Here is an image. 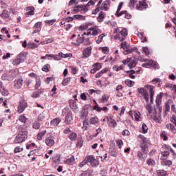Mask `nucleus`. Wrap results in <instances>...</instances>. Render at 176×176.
<instances>
[{"label":"nucleus","instance_id":"obj_1","mask_svg":"<svg viewBox=\"0 0 176 176\" xmlns=\"http://www.w3.org/2000/svg\"><path fill=\"white\" fill-rule=\"evenodd\" d=\"M138 138H140L141 141H142V151H139L138 156L140 157V160L144 161L145 160V159H146V153H148V146H151V141L143 135H139Z\"/></svg>","mask_w":176,"mask_h":176},{"label":"nucleus","instance_id":"obj_2","mask_svg":"<svg viewBox=\"0 0 176 176\" xmlns=\"http://www.w3.org/2000/svg\"><path fill=\"white\" fill-rule=\"evenodd\" d=\"M18 130L19 134L15 138L14 141V144H21V142H24L25 138H27V135H28V132H27V131L22 126H19Z\"/></svg>","mask_w":176,"mask_h":176},{"label":"nucleus","instance_id":"obj_3","mask_svg":"<svg viewBox=\"0 0 176 176\" xmlns=\"http://www.w3.org/2000/svg\"><path fill=\"white\" fill-rule=\"evenodd\" d=\"M120 48L123 49L124 54H125V56H127V54H131V53H133V52H135V53H138L139 55L141 54V52L138 51V48L130 47L126 41L121 43Z\"/></svg>","mask_w":176,"mask_h":176},{"label":"nucleus","instance_id":"obj_4","mask_svg":"<svg viewBox=\"0 0 176 176\" xmlns=\"http://www.w3.org/2000/svg\"><path fill=\"white\" fill-rule=\"evenodd\" d=\"M98 34H101V30H100L98 27L95 26L88 29L87 33L84 32L82 35H92V36H96V35H98Z\"/></svg>","mask_w":176,"mask_h":176},{"label":"nucleus","instance_id":"obj_5","mask_svg":"<svg viewBox=\"0 0 176 176\" xmlns=\"http://www.w3.org/2000/svg\"><path fill=\"white\" fill-rule=\"evenodd\" d=\"M129 115L131 116L133 120H134V118L136 122H141L142 120V118H141V113H140L138 111L131 110L129 112Z\"/></svg>","mask_w":176,"mask_h":176},{"label":"nucleus","instance_id":"obj_6","mask_svg":"<svg viewBox=\"0 0 176 176\" xmlns=\"http://www.w3.org/2000/svg\"><path fill=\"white\" fill-rule=\"evenodd\" d=\"M126 36H127V29L123 28L120 32L114 36L115 39H120V42H122L126 39Z\"/></svg>","mask_w":176,"mask_h":176},{"label":"nucleus","instance_id":"obj_7","mask_svg":"<svg viewBox=\"0 0 176 176\" xmlns=\"http://www.w3.org/2000/svg\"><path fill=\"white\" fill-rule=\"evenodd\" d=\"M144 61H147L146 63H143L142 65V67H144V68H149L150 67H154L155 68H157L159 67V65L156 61L153 60H149L148 59L144 60Z\"/></svg>","mask_w":176,"mask_h":176},{"label":"nucleus","instance_id":"obj_8","mask_svg":"<svg viewBox=\"0 0 176 176\" xmlns=\"http://www.w3.org/2000/svg\"><path fill=\"white\" fill-rule=\"evenodd\" d=\"M88 163H91L92 167H97L100 164V161L96 160L93 155H88Z\"/></svg>","mask_w":176,"mask_h":176},{"label":"nucleus","instance_id":"obj_9","mask_svg":"<svg viewBox=\"0 0 176 176\" xmlns=\"http://www.w3.org/2000/svg\"><path fill=\"white\" fill-rule=\"evenodd\" d=\"M60 57L62 58H68V57H72V54H63V52H60L58 55H54V60L57 61L61 60Z\"/></svg>","mask_w":176,"mask_h":176},{"label":"nucleus","instance_id":"obj_10","mask_svg":"<svg viewBox=\"0 0 176 176\" xmlns=\"http://www.w3.org/2000/svg\"><path fill=\"white\" fill-rule=\"evenodd\" d=\"M27 107H28L27 102L24 100H21L18 107V113H23Z\"/></svg>","mask_w":176,"mask_h":176},{"label":"nucleus","instance_id":"obj_11","mask_svg":"<svg viewBox=\"0 0 176 176\" xmlns=\"http://www.w3.org/2000/svg\"><path fill=\"white\" fill-rule=\"evenodd\" d=\"M138 91L140 93V94H142L146 102H149V94H148V91H145L144 88H139Z\"/></svg>","mask_w":176,"mask_h":176},{"label":"nucleus","instance_id":"obj_12","mask_svg":"<svg viewBox=\"0 0 176 176\" xmlns=\"http://www.w3.org/2000/svg\"><path fill=\"white\" fill-rule=\"evenodd\" d=\"M107 124L109 127L115 128L116 127V126H118L116 121L111 116L107 117Z\"/></svg>","mask_w":176,"mask_h":176},{"label":"nucleus","instance_id":"obj_13","mask_svg":"<svg viewBox=\"0 0 176 176\" xmlns=\"http://www.w3.org/2000/svg\"><path fill=\"white\" fill-rule=\"evenodd\" d=\"M91 47H88L82 52V58H87L91 56Z\"/></svg>","mask_w":176,"mask_h":176},{"label":"nucleus","instance_id":"obj_14","mask_svg":"<svg viewBox=\"0 0 176 176\" xmlns=\"http://www.w3.org/2000/svg\"><path fill=\"white\" fill-rule=\"evenodd\" d=\"M150 116L154 122H156L157 123H158V122H160V114L157 113L156 109L154 110L153 113L151 114Z\"/></svg>","mask_w":176,"mask_h":176},{"label":"nucleus","instance_id":"obj_15","mask_svg":"<svg viewBox=\"0 0 176 176\" xmlns=\"http://www.w3.org/2000/svg\"><path fill=\"white\" fill-rule=\"evenodd\" d=\"M42 27V22H37L35 23L34 26L33 27V32L32 34H38L41 31V28Z\"/></svg>","mask_w":176,"mask_h":176},{"label":"nucleus","instance_id":"obj_16","mask_svg":"<svg viewBox=\"0 0 176 176\" xmlns=\"http://www.w3.org/2000/svg\"><path fill=\"white\" fill-rule=\"evenodd\" d=\"M148 8V5H146V1H141L139 2V6H136V9L138 10H144V9H146Z\"/></svg>","mask_w":176,"mask_h":176},{"label":"nucleus","instance_id":"obj_17","mask_svg":"<svg viewBox=\"0 0 176 176\" xmlns=\"http://www.w3.org/2000/svg\"><path fill=\"white\" fill-rule=\"evenodd\" d=\"M146 87L148 89V91L150 93V100L151 102H152V101H153V96L155 95V91H153L155 87L150 85H147Z\"/></svg>","mask_w":176,"mask_h":176},{"label":"nucleus","instance_id":"obj_18","mask_svg":"<svg viewBox=\"0 0 176 176\" xmlns=\"http://www.w3.org/2000/svg\"><path fill=\"white\" fill-rule=\"evenodd\" d=\"M111 5V0H106L102 3V6L100 7V10H104L107 12L109 10L108 6Z\"/></svg>","mask_w":176,"mask_h":176},{"label":"nucleus","instance_id":"obj_19","mask_svg":"<svg viewBox=\"0 0 176 176\" xmlns=\"http://www.w3.org/2000/svg\"><path fill=\"white\" fill-rule=\"evenodd\" d=\"M69 104L70 105V108L74 111H79V107H78V104L74 100H71L69 101Z\"/></svg>","mask_w":176,"mask_h":176},{"label":"nucleus","instance_id":"obj_20","mask_svg":"<svg viewBox=\"0 0 176 176\" xmlns=\"http://www.w3.org/2000/svg\"><path fill=\"white\" fill-rule=\"evenodd\" d=\"M81 10H84V12H87V10L86 9V6H76V7H74L73 12L74 13H79V12H81Z\"/></svg>","mask_w":176,"mask_h":176},{"label":"nucleus","instance_id":"obj_21","mask_svg":"<svg viewBox=\"0 0 176 176\" xmlns=\"http://www.w3.org/2000/svg\"><path fill=\"white\" fill-rule=\"evenodd\" d=\"M1 78L3 80H13L14 76L11 74H4Z\"/></svg>","mask_w":176,"mask_h":176},{"label":"nucleus","instance_id":"obj_22","mask_svg":"<svg viewBox=\"0 0 176 176\" xmlns=\"http://www.w3.org/2000/svg\"><path fill=\"white\" fill-rule=\"evenodd\" d=\"M101 63H96L93 66V69H91V74H96L97 71L101 69Z\"/></svg>","mask_w":176,"mask_h":176},{"label":"nucleus","instance_id":"obj_23","mask_svg":"<svg viewBox=\"0 0 176 176\" xmlns=\"http://www.w3.org/2000/svg\"><path fill=\"white\" fill-rule=\"evenodd\" d=\"M162 160L161 162L162 166H167L168 167H170V166L173 164V162H171V160H166V158H164V157H162Z\"/></svg>","mask_w":176,"mask_h":176},{"label":"nucleus","instance_id":"obj_24","mask_svg":"<svg viewBox=\"0 0 176 176\" xmlns=\"http://www.w3.org/2000/svg\"><path fill=\"white\" fill-rule=\"evenodd\" d=\"M72 120H73L72 113L69 112L65 117V122L66 123V124H69V123L72 122Z\"/></svg>","mask_w":176,"mask_h":176},{"label":"nucleus","instance_id":"obj_25","mask_svg":"<svg viewBox=\"0 0 176 176\" xmlns=\"http://www.w3.org/2000/svg\"><path fill=\"white\" fill-rule=\"evenodd\" d=\"M89 112L87 111V110L82 109L80 113V119H81V120H83V119H86V118H87Z\"/></svg>","mask_w":176,"mask_h":176},{"label":"nucleus","instance_id":"obj_26","mask_svg":"<svg viewBox=\"0 0 176 176\" xmlns=\"http://www.w3.org/2000/svg\"><path fill=\"white\" fill-rule=\"evenodd\" d=\"M14 86L16 89H21V87L23 86V79L19 78L18 80H15Z\"/></svg>","mask_w":176,"mask_h":176},{"label":"nucleus","instance_id":"obj_27","mask_svg":"<svg viewBox=\"0 0 176 176\" xmlns=\"http://www.w3.org/2000/svg\"><path fill=\"white\" fill-rule=\"evenodd\" d=\"M45 144L47 146H53L54 145V140H53V138H47L45 139Z\"/></svg>","mask_w":176,"mask_h":176},{"label":"nucleus","instance_id":"obj_28","mask_svg":"<svg viewBox=\"0 0 176 176\" xmlns=\"http://www.w3.org/2000/svg\"><path fill=\"white\" fill-rule=\"evenodd\" d=\"M45 135H46V130L41 131L40 133L37 134V140L38 141H42Z\"/></svg>","mask_w":176,"mask_h":176},{"label":"nucleus","instance_id":"obj_29","mask_svg":"<svg viewBox=\"0 0 176 176\" xmlns=\"http://www.w3.org/2000/svg\"><path fill=\"white\" fill-rule=\"evenodd\" d=\"M146 108L148 113V114L147 115L148 116H151V115H152V113L155 112V110H153V107H152V105L151 104H147L146 106Z\"/></svg>","mask_w":176,"mask_h":176},{"label":"nucleus","instance_id":"obj_30","mask_svg":"<svg viewBox=\"0 0 176 176\" xmlns=\"http://www.w3.org/2000/svg\"><path fill=\"white\" fill-rule=\"evenodd\" d=\"M27 52H21L19 54L18 58H20L21 61L24 63V60L27 58Z\"/></svg>","mask_w":176,"mask_h":176},{"label":"nucleus","instance_id":"obj_31","mask_svg":"<svg viewBox=\"0 0 176 176\" xmlns=\"http://www.w3.org/2000/svg\"><path fill=\"white\" fill-rule=\"evenodd\" d=\"M166 129H168V130H170L172 133H174L175 134L176 133L175 126H174L173 124H167Z\"/></svg>","mask_w":176,"mask_h":176},{"label":"nucleus","instance_id":"obj_32","mask_svg":"<svg viewBox=\"0 0 176 176\" xmlns=\"http://www.w3.org/2000/svg\"><path fill=\"white\" fill-rule=\"evenodd\" d=\"M60 122H61L60 118H55L51 121V124L52 126H58V124H60Z\"/></svg>","mask_w":176,"mask_h":176},{"label":"nucleus","instance_id":"obj_33","mask_svg":"<svg viewBox=\"0 0 176 176\" xmlns=\"http://www.w3.org/2000/svg\"><path fill=\"white\" fill-rule=\"evenodd\" d=\"M39 46V44L34 43H28V49H36Z\"/></svg>","mask_w":176,"mask_h":176},{"label":"nucleus","instance_id":"obj_34","mask_svg":"<svg viewBox=\"0 0 176 176\" xmlns=\"http://www.w3.org/2000/svg\"><path fill=\"white\" fill-rule=\"evenodd\" d=\"M107 72H108V69H103L100 72H99L98 74H96L95 76H96V78H101V76H102V74H105Z\"/></svg>","mask_w":176,"mask_h":176},{"label":"nucleus","instance_id":"obj_35","mask_svg":"<svg viewBox=\"0 0 176 176\" xmlns=\"http://www.w3.org/2000/svg\"><path fill=\"white\" fill-rule=\"evenodd\" d=\"M162 98H163V96H162V93H160L157 96L155 100V102L157 104V105H160V104H162Z\"/></svg>","mask_w":176,"mask_h":176},{"label":"nucleus","instance_id":"obj_36","mask_svg":"<svg viewBox=\"0 0 176 176\" xmlns=\"http://www.w3.org/2000/svg\"><path fill=\"white\" fill-rule=\"evenodd\" d=\"M98 122V118H97V117H91L89 119V123L91 124H97Z\"/></svg>","mask_w":176,"mask_h":176},{"label":"nucleus","instance_id":"obj_37","mask_svg":"<svg viewBox=\"0 0 176 176\" xmlns=\"http://www.w3.org/2000/svg\"><path fill=\"white\" fill-rule=\"evenodd\" d=\"M1 17H2V19H9L8 10H3L2 13L1 14Z\"/></svg>","mask_w":176,"mask_h":176},{"label":"nucleus","instance_id":"obj_38","mask_svg":"<svg viewBox=\"0 0 176 176\" xmlns=\"http://www.w3.org/2000/svg\"><path fill=\"white\" fill-rule=\"evenodd\" d=\"M87 163H89L88 156H87L85 159L81 163L79 164L78 166L83 167V166H85V164H87Z\"/></svg>","mask_w":176,"mask_h":176},{"label":"nucleus","instance_id":"obj_39","mask_svg":"<svg viewBox=\"0 0 176 176\" xmlns=\"http://www.w3.org/2000/svg\"><path fill=\"white\" fill-rule=\"evenodd\" d=\"M127 74H129V78H131V79H135V76H134V74H135V71L130 70L127 72Z\"/></svg>","mask_w":176,"mask_h":176},{"label":"nucleus","instance_id":"obj_40","mask_svg":"<svg viewBox=\"0 0 176 176\" xmlns=\"http://www.w3.org/2000/svg\"><path fill=\"white\" fill-rule=\"evenodd\" d=\"M105 17V14L104 13V12H100L98 17V21H102V20H104Z\"/></svg>","mask_w":176,"mask_h":176},{"label":"nucleus","instance_id":"obj_41","mask_svg":"<svg viewBox=\"0 0 176 176\" xmlns=\"http://www.w3.org/2000/svg\"><path fill=\"white\" fill-rule=\"evenodd\" d=\"M134 81L131 80H125V84H126L127 86H129V87H133V86H134Z\"/></svg>","mask_w":176,"mask_h":176},{"label":"nucleus","instance_id":"obj_42","mask_svg":"<svg viewBox=\"0 0 176 176\" xmlns=\"http://www.w3.org/2000/svg\"><path fill=\"white\" fill-rule=\"evenodd\" d=\"M78 137V135L75 133H72L70 134V135L69 136V140H71V141H75V140H76Z\"/></svg>","mask_w":176,"mask_h":176},{"label":"nucleus","instance_id":"obj_43","mask_svg":"<svg viewBox=\"0 0 176 176\" xmlns=\"http://www.w3.org/2000/svg\"><path fill=\"white\" fill-rule=\"evenodd\" d=\"M123 68H124V65H121L120 66H116V65H114L113 67V69H114V71H116V72H118V71H120L122 69H123Z\"/></svg>","mask_w":176,"mask_h":176},{"label":"nucleus","instance_id":"obj_44","mask_svg":"<svg viewBox=\"0 0 176 176\" xmlns=\"http://www.w3.org/2000/svg\"><path fill=\"white\" fill-rule=\"evenodd\" d=\"M157 173L158 176H166L167 174V172L164 170H157Z\"/></svg>","mask_w":176,"mask_h":176},{"label":"nucleus","instance_id":"obj_45","mask_svg":"<svg viewBox=\"0 0 176 176\" xmlns=\"http://www.w3.org/2000/svg\"><path fill=\"white\" fill-rule=\"evenodd\" d=\"M135 65H137V62H135V60H131V61L128 64V67L130 68H134V67H135Z\"/></svg>","mask_w":176,"mask_h":176},{"label":"nucleus","instance_id":"obj_46","mask_svg":"<svg viewBox=\"0 0 176 176\" xmlns=\"http://www.w3.org/2000/svg\"><path fill=\"white\" fill-rule=\"evenodd\" d=\"M152 82L153 83H158V86H162V80H160L159 78L153 79Z\"/></svg>","mask_w":176,"mask_h":176},{"label":"nucleus","instance_id":"obj_47","mask_svg":"<svg viewBox=\"0 0 176 176\" xmlns=\"http://www.w3.org/2000/svg\"><path fill=\"white\" fill-rule=\"evenodd\" d=\"M108 100H109V97L104 95V96H102V98L100 99V102H102V103L107 102Z\"/></svg>","mask_w":176,"mask_h":176},{"label":"nucleus","instance_id":"obj_48","mask_svg":"<svg viewBox=\"0 0 176 176\" xmlns=\"http://www.w3.org/2000/svg\"><path fill=\"white\" fill-rule=\"evenodd\" d=\"M104 36H105V34H102L98 36V38L96 40V43H100L102 42V39H104Z\"/></svg>","mask_w":176,"mask_h":176},{"label":"nucleus","instance_id":"obj_49","mask_svg":"<svg viewBox=\"0 0 176 176\" xmlns=\"http://www.w3.org/2000/svg\"><path fill=\"white\" fill-rule=\"evenodd\" d=\"M71 82V78H65L62 84L63 86H67L68 85V83H69Z\"/></svg>","mask_w":176,"mask_h":176},{"label":"nucleus","instance_id":"obj_50","mask_svg":"<svg viewBox=\"0 0 176 176\" xmlns=\"http://www.w3.org/2000/svg\"><path fill=\"white\" fill-rule=\"evenodd\" d=\"M142 133H144V134H146V133H148V126H146V124L145 123H144L142 124Z\"/></svg>","mask_w":176,"mask_h":176},{"label":"nucleus","instance_id":"obj_51","mask_svg":"<svg viewBox=\"0 0 176 176\" xmlns=\"http://www.w3.org/2000/svg\"><path fill=\"white\" fill-rule=\"evenodd\" d=\"M99 49L100 50H102V52L104 53V54H108V53H109V48L107 47H100Z\"/></svg>","mask_w":176,"mask_h":176},{"label":"nucleus","instance_id":"obj_52","mask_svg":"<svg viewBox=\"0 0 176 176\" xmlns=\"http://www.w3.org/2000/svg\"><path fill=\"white\" fill-rule=\"evenodd\" d=\"M23 63L20 58H16L13 60L12 64L13 65H19V64H21Z\"/></svg>","mask_w":176,"mask_h":176},{"label":"nucleus","instance_id":"obj_53","mask_svg":"<svg viewBox=\"0 0 176 176\" xmlns=\"http://www.w3.org/2000/svg\"><path fill=\"white\" fill-rule=\"evenodd\" d=\"M33 129H34L35 130H39V129H41V124L39 122H34L33 124Z\"/></svg>","mask_w":176,"mask_h":176},{"label":"nucleus","instance_id":"obj_54","mask_svg":"<svg viewBox=\"0 0 176 176\" xmlns=\"http://www.w3.org/2000/svg\"><path fill=\"white\" fill-rule=\"evenodd\" d=\"M45 118H46V114L42 113L41 114H40L38 117V120H41V122L45 120Z\"/></svg>","mask_w":176,"mask_h":176},{"label":"nucleus","instance_id":"obj_55","mask_svg":"<svg viewBox=\"0 0 176 176\" xmlns=\"http://www.w3.org/2000/svg\"><path fill=\"white\" fill-rule=\"evenodd\" d=\"M14 153H19L20 152H23V148H21L20 146H16L14 149Z\"/></svg>","mask_w":176,"mask_h":176},{"label":"nucleus","instance_id":"obj_56","mask_svg":"<svg viewBox=\"0 0 176 176\" xmlns=\"http://www.w3.org/2000/svg\"><path fill=\"white\" fill-rule=\"evenodd\" d=\"M36 83L35 85V89H39V87H41V78H36Z\"/></svg>","mask_w":176,"mask_h":176},{"label":"nucleus","instance_id":"obj_57","mask_svg":"<svg viewBox=\"0 0 176 176\" xmlns=\"http://www.w3.org/2000/svg\"><path fill=\"white\" fill-rule=\"evenodd\" d=\"M19 120L22 123H25L27 122V118H25V116H21L19 117Z\"/></svg>","mask_w":176,"mask_h":176},{"label":"nucleus","instance_id":"obj_58","mask_svg":"<svg viewBox=\"0 0 176 176\" xmlns=\"http://www.w3.org/2000/svg\"><path fill=\"white\" fill-rule=\"evenodd\" d=\"M170 112V105L168 104H165V115H167Z\"/></svg>","mask_w":176,"mask_h":176},{"label":"nucleus","instance_id":"obj_59","mask_svg":"<svg viewBox=\"0 0 176 176\" xmlns=\"http://www.w3.org/2000/svg\"><path fill=\"white\" fill-rule=\"evenodd\" d=\"M89 126V122H87V121H84L82 123V129L83 130H87V127Z\"/></svg>","mask_w":176,"mask_h":176},{"label":"nucleus","instance_id":"obj_60","mask_svg":"<svg viewBox=\"0 0 176 176\" xmlns=\"http://www.w3.org/2000/svg\"><path fill=\"white\" fill-rule=\"evenodd\" d=\"M143 53H145L146 56H149V49L146 47H143Z\"/></svg>","mask_w":176,"mask_h":176},{"label":"nucleus","instance_id":"obj_61","mask_svg":"<svg viewBox=\"0 0 176 176\" xmlns=\"http://www.w3.org/2000/svg\"><path fill=\"white\" fill-rule=\"evenodd\" d=\"M98 12H100V6H96V9L92 11V14H97V13H98Z\"/></svg>","mask_w":176,"mask_h":176},{"label":"nucleus","instance_id":"obj_62","mask_svg":"<svg viewBox=\"0 0 176 176\" xmlns=\"http://www.w3.org/2000/svg\"><path fill=\"white\" fill-rule=\"evenodd\" d=\"M49 68H50V66L49 65H45L43 67L42 69L45 72H49Z\"/></svg>","mask_w":176,"mask_h":176},{"label":"nucleus","instance_id":"obj_63","mask_svg":"<svg viewBox=\"0 0 176 176\" xmlns=\"http://www.w3.org/2000/svg\"><path fill=\"white\" fill-rule=\"evenodd\" d=\"M147 164L148 166H154L155 165V160L150 159L147 160Z\"/></svg>","mask_w":176,"mask_h":176},{"label":"nucleus","instance_id":"obj_64","mask_svg":"<svg viewBox=\"0 0 176 176\" xmlns=\"http://www.w3.org/2000/svg\"><path fill=\"white\" fill-rule=\"evenodd\" d=\"M117 144L119 148L121 149L123 145V141H122V140H117Z\"/></svg>","mask_w":176,"mask_h":176}]
</instances>
